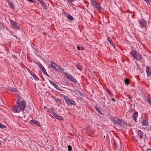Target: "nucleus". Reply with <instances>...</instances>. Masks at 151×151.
<instances>
[{
    "label": "nucleus",
    "instance_id": "obj_43",
    "mask_svg": "<svg viewBox=\"0 0 151 151\" xmlns=\"http://www.w3.org/2000/svg\"><path fill=\"white\" fill-rule=\"evenodd\" d=\"M148 129H147V131H148L149 130L151 131V126H150V127H148Z\"/></svg>",
    "mask_w": 151,
    "mask_h": 151
},
{
    "label": "nucleus",
    "instance_id": "obj_48",
    "mask_svg": "<svg viewBox=\"0 0 151 151\" xmlns=\"http://www.w3.org/2000/svg\"><path fill=\"white\" fill-rule=\"evenodd\" d=\"M77 48L78 50H80V47L79 46H78Z\"/></svg>",
    "mask_w": 151,
    "mask_h": 151
},
{
    "label": "nucleus",
    "instance_id": "obj_9",
    "mask_svg": "<svg viewBox=\"0 0 151 151\" xmlns=\"http://www.w3.org/2000/svg\"><path fill=\"white\" fill-rule=\"evenodd\" d=\"M138 135L141 138L145 139L148 138L146 135L142 132L140 130H139L137 132Z\"/></svg>",
    "mask_w": 151,
    "mask_h": 151
},
{
    "label": "nucleus",
    "instance_id": "obj_8",
    "mask_svg": "<svg viewBox=\"0 0 151 151\" xmlns=\"http://www.w3.org/2000/svg\"><path fill=\"white\" fill-rule=\"evenodd\" d=\"M10 23L14 29L16 30L19 29V25L17 23L12 20H10Z\"/></svg>",
    "mask_w": 151,
    "mask_h": 151
},
{
    "label": "nucleus",
    "instance_id": "obj_27",
    "mask_svg": "<svg viewBox=\"0 0 151 151\" xmlns=\"http://www.w3.org/2000/svg\"><path fill=\"white\" fill-rule=\"evenodd\" d=\"M76 68H77L78 69L80 70H81L82 69V67L81 65H80L79 64H77L76 65Z\"/></svg>",
    "mask_w": 151,
    "mask_h": 151
},
{
    "label": "nucleus",
    "instance_id": "obj_41",
    "mask_svg": "<svg viewBox=\"0 0 151 151\" xmlns=\"http://www.w3.org/2000/svg\"><path fill=\"white\" fill-rule=\"evenodd\" d=\"M27 0L30 2H31L32 3H34V1H33V0Z\"/></svg>",
    "mask_w": 151,
    "mask_h": 151
},
{
    "label": "nucleus",
    "instance_id": "obj_2",
    "mask_svg": "<svg viewBox=\"0 0 151 151\" xmlns=\"http://www.w3.org/2000/svg\"><path fill=\"white\" fill-rule=\"evenodd\" d=\"M130 54H131L134 58L138 61L143 60L142 56L140 54L137 52L135 50H132Z\"/></svg>",
    "mask_w": 151,
    "mask_h": 151
},
{
    "label": "nucleus",
    "instance_id": "obj_4",
    "mask_svg": "<svg viewBox=\"0 0 151 151\" xmlns=\"http://www.w3.org/2000/svg\"><path fill=\"white\" fill-rule=\"evenodd\" d=\"M64 99L68 105H73L74 106L76 105V103L74 101L67 96H64Z\"/></svg>",
    "mask_w": 151,
    "mask_h": 151
},
{
    "label": "nucleus",
    "instance_id": "obj_39",
    "mask_svg": "<svg viewBox=\"0 0 151 151\" xmlns=\"http://www.w3.org/2000/svg\"><path fill=\"white\" fill-rule=\"evenodd\" d=\"M129 100H130V101H131V102H132V97H131V96H130L129 97Z\"/></svg>",
    "mask_w": 151,
    "mask_h": 151
},
{
    "label": "nucleus",
    "instance_id": "obj_46",
    "mask_svg": "<svg viewBox=\"0 0 151 151\" xmlns=\"http://www.w3.org/2000/svg\"><path fill=\"white\" fill-rule=\"evenodd\" d=\"M147 151H151V149L148 148L147 149Z\"/></svg>",
    "mask_w": 151,
    "mask_h": 151
},
{
    "label": "nucleus",
    "instance_id": "obj_31",
    "mask_svg": "<svg viewBox=\"0 0 151 151\" xmlns=\"http://www.w3.org/2000/svg\"><path fill=\"white\" fill-rule=\"evenodd\" d=\"M6 127L5 125L2 124L0 122V127L1 129H3L6 128Z\"/></svg>",
    "mask_w": 151,
    "mask_h": 151
},
{
    "label": "nucleus",
    "instance_id": "obj_10",
    "mask_svg": "<svg viewBox=\"0 0 151 151\" xmlns=\"http://www.w3.org/2000/svg\"><path fill=\"white\" fill-rule=\"evenodd\" d=\"M48 81L49 82L57 89L61 91H63V89H60V87L56 83L49 79L48 80Z\"/></svg>",
    "mask_w": 151,
    "mask_h": 151
},
{
    "label": "nucleus",
    "instance_id": "obj_32",
    "mask_svg": "<svg viewBox=\"0 0 151 151\" xmlns=\"http://www.w3.org/2000/svg\"><path fill=\"white\" fill-rule=\"evenodd\" d=\"M107 91L109 95L111 96H112V93L109 89H107Z\"/></svg>",
    "mask_w": 151,
    "mask_h": 151
},
{
    "label": "nucleus",
    "instance_id": "obj_47",
    "mask_svg": "<svg viewBox=\"0 0 151 151\" xmlns=\"http://www.w3.org/2000/svg\"><path fill=\"white\" fill-rule=\"evenodd\" d=\"M80 50H84L83 47H80Z\"/></svg>",
    "mask_w": 151,
    "mask_h": 151
},
{
    "label": "nucleus",
    "instance_id": "obj_33",
    "mask_svg": "<svg viewBox=\"0 0 151 151\" xmlns=\"http://www.w3.org/2000/svg\"><path fill=\"white\" fill-rule=\"evenodd\" d=\"M97 3L95 2L94 1H91V4H92V5L95 7L96 6V4H97Z\"/></svg>",
    "mask_w": 151,
    "mask_h": 151
},
{
    "label": "nucleus",
    "instance_id": "obj_13",
    "mask_svg": "<svg viewBox=\"0 0 151 151\" xmlns=\"http://www.w3.org/2000/svg\"><path fill=\"white\" fill-rule=\"evenodd\" d=\"M146 72L147 73V77H149L151 76V71L150 70V67L148 65L146 67Z\"/></svg>",
    "mask_w": 151,
    "mask_h": 151
},
{
    "label": "nucleus",
    "instance_id": "obj_40",
    "mask_svg": "<svg viewBox=\"0 0 151 151\" xmlns=\"http://www.w3.org/2000/svg\"><path fill=\"white\" fill-rule=\"evenodd\" d=\"M3 27V25L1 23H0V29H1Z\"/></svg>",
    "mask_w": 151,
    "mask_h": 151
},
{
    "label": "nucleus",
    "instance_id": "obj_14",
    "mask_svg": "<svg viewBox=\"0 0 151 151\" xmlns=\"http://www.w3.org/2000/svg\"><path fill=\"white\" fill-rule=\"evenodd\" d=\"M51 67L54 68L55 70H58V68L57 67L58 66V65H57V64L53 62H51Z\"/></svg>",
    "mask_w": 151,
    "mask_h": 151
},
{
    "label": "nucleus",
    "instance_id": "obj_23",
    "mask_svg": "<svg viewBox=\"0 0 151 151\" xmlns=\"http://www.w3.org/2000/svg\"><path fill=\"white\" fill-rule=\"evenodd\" d=\"M69 20L72 21H73L74 18L70 14L68 15V16L67 17Z\"/></svg>",
    "mask_w": 151,
    "mask_h": 151
},
{
    "label": "nucleus",
    "instance_id": "obj_3",
    "mask_svg": "<svg viewBox=\"0 0 151 151\" xmlns=\"http://www.w3.org/2000/svg\"><path fill=\"white\" fill-rule=\"evenodd\" d=\"M113 123L115 124H118L121 127L124 128L126 125V123L122 119H119L116 117H115V119H114Z\"/></svg>",
    "mask_w": 151,
    "mask_h": 151
},
{
    "label": "nucleus",
    "instance_id": "obj_5",
    "mask_svg": "<svg viewBox=\"0 0 151 151\" xmlns=\"http://www.w3.org/2000/svg\"><path fill=\"white\" fill-rule=\"evenodd\" d=\"M65 76L70 81L74 83H77V81L75 78L71 74L67 73H65Z\"/></svg>",
    "mask_w": 151,
    "mask_h": 151
},
{
    "label": "nucleus",
    "instance_id": "obj_42",
    "mask_svg": "<svg viewBox=\"0 0 151 151\" xmlns=\"http://www.w3.org/2000/svg\"><path fill=\"white\" fill-rule=\"evenodd\" d=\"M133 111H134V110L132 109H130L129 110V112H133Z\"/></svg>",
    "mask_w": 151,
    "mask_h": 151
},
{
    "label": "nucleus",
    "instance_id": "obj_1",
    "mask_svg": "<svg viewBox=\"0 0 151 151\" xmlns=\"http://www.w3.org/2000/svg\"><path fill=\"white\" fill-rule=\"evenodd\" d=\"M16 105L13 107L14 111L16 113H19L21 111L24 110L26 107V102L24 100H23L19 101L18 99L16 102Z\"/></svg>",
    "mask_w": 151,
    "mask_h": 151
},
{
    "label": "nucleus",
    "instance_id": "obj_35",
    "mask_svg": "<svg viewBox=\"0 0 151 151\" xmlns=\"http://www.w3.org/2000/svg\"><path fill=\"white\" fill-rule=\"evenodd\" d=\"M68 150L69 151H71L72 150L71 146L69 145L68 146Z\"/></svg>",
    "mask_w": 151,
    "mask_h": 151
},
{
    "label": "nucleus",
    "instance_id": "obj_12",
    "mask_svg": "<svg viewBox=\"0 0 151 151\" xmlns=\"http://www.w3.org/2000/svg\"><path fill=\"white\" fill-rule=\"evenodd\" d=\"M95 7L99 12H101L104 10L101 7L99 3H97V4L95 6Z\"/></svg>",
    "mask_w": 151,
    "mask_h": 151
},
{
    "label": "nucleus",
    "instance_id": "obj_15",
    "mask_svg": "<svg viewBox=\"0 0 151 151\" xmlns=\"http://www.w3.org/2000/svg\"><path fill=\"white\" fill-rule=\"evenodd\" d=\"M51 114L54 116V117L56 119H60L59 116L55 113L53 111H51Z\"/></svg>",
    "mask_w": 151,
    "mask_h": 151
},
{
    "label": "nucleus",
    "instance_id": "obj_30",
    "mask_svg": "<svg viewBox=\"0 0 151 151\" xmlns=\"http://www.w3.org/2000/svg\"><path fill=\"white\" fill-rule=\"evenodd\" d=\"M58 69L60 71H61V72H63V68L61 67H60L59 65H58V66L57 67Z\"/></svg>",
    "mask_w": 151,
    "mask_h": 151
},
{
    "label": "nucleus",
    "instance_id": "obj_18",
    "mask_svg": "<svg viewBox=\"0 0 151 151\" xmlns=\"http://www.w3.org/2000/svg\"><path fill=\"white\" fill-rule=\"evenodd\" d=\"M142 125H144L145 126H147L148 125V123L147 121L144 119L142 122Z\"/></svg>",
    "mask_w": 151,
    "mask_h": 151
},
{
    "label": "nucleus",
    "instance_id": "obj_37",
    "mask_svg": "<svg viewBox=\"0 0 151 151\" xmlns=\"http://www.w3.org/2000/svg\"><path fill=\"white\" fill-rule=\"evenodd\" d=\"M11 90L13 91L16 92L17 91V90L15 88H12V89Z\"/></svg>",
    "mask_w": 151,
    "mask_h": 151
},
{
    "label": "nucleus",
    "instance_id": "obj_6",
    "mask_svg": "<svg viewBox=\"0 0 151 151\" xmlns=\"http://www.w3.org/2000/svg\"><path fill=\"white\" fill-rule=\"evenodd\" d=\"M139 26L141 28H143L146 27L147 22L146 20L143 19L138 20Z\"/></svg>",
    "mask_w": 151,
    "mask_h": 151
},
{
    "label": "nucleus",
    "instance_id": "obj_16",
    "mask_svg": "<svg viewBox=\"0 0 151 151\" xmlns=\"http://www.w3.org/2000/svg\"><path fill=\"white\" fill-rule=\"evenodd\" d=\"M55 101L58 106H60L62 104V100L61 99L56 98Z\"/></svg>",
    "mask_w": 151,
    "mask_h": 151
},
{
    "label": "nucleus",
    "instance_id": "obj_17",
    "mask_svg": "<svg viewBox=\"0 0 151 151\" xmlns=\"http://www.w3.org/2000/svg\"><path fill=\"white\" fill-rule=\"evenodd\" d=\"M7 2L9 6H10V7L13 9H14V7L13 3L9 0L7 1Z\"/></svg>",
    "mask_w": 151,
    "mask_h": 151
},
{
    "label": "nucleus",
    "instance_id": "obj_24",
    "mask_svg": "<svg viewBox=\"0 0 151 151\" xmlns=\"http://www.w3.org/2000/svg\"><path fill=\"white\" fill-rule=\"evenodd\" d=\"M62 12L66 17H67L68 16V15L69 14L67 12L65 11L64 9L62 10Z\"/></svg>",
    "mask_w": 151,
    "mask_h": 151
},
{
    "label": "nucleus",
    "instance_id": "obj_28",
    "mask_svg": "<svg viewBox=\"0 0 151 151\" xmlns=\"http://www.w3.org/2000/svg\"><path fill=\"white\" fill-rule=\"evenodd\" d=\"M124 82L126 85H127L129 84V81L128 79L127 78H125L124 80Z\"/></svg>",
    "mask_w": 151,
    "mask_h": 151
},
{
    "label": "nucleus",
    "instance_id": "obj_11",
    "mask_svg": "<svg viewBox=\"0 0 151 151\" xmlns=\"http://www.w3.org/2000/svg\"><path fill=\"white\" fill-rule=\"evenodd\" d=\"M138 116V112L137 111H136L131 116V118H132L135 122H137V118Z\"/></svg>",
    "mask_w": 151,
    "mask_h": 151
},
{
    "label": "nucleus",
    "instance_id": "obj_38",
    "mask_svg": "<svg viewBox=\"0 0 151 151\" xmlns=\"http://www.w3.org/2000/svg\"><path fill=\"white\" fill-rule=\"evenodd\" d=\"M12 56L14 58H15V59H18V58L16 56H15V55H12Z\"/></svg>",
    "mask_w": 151,
    "mask_h": 151
},
{
    "label": "nucleus",
    "instance_id": "obj_49",
    "mask_svg": "<svg viewBox=\"0 0 151 151\" xmlns=\"http://www.w3.org/2000/svg\"><path fill=\"white\" fill-rule=\"evenodd\" d=\"M45 74H46L47 76L49 77H50V76L47 73H45Z\"/></svg>",
    "mask_w": 151,
    "mask_h": 151
},
{
    "label": "nucleus",
    "instance_id": "obj_21",
    "mask_svg": "<svg viewBox=\"0 0 151 151\" xmlns=\"http://www.w3.org/2000/svg\"><path fill=\"white\" fill-rule=\"evenodd\" d=\"M31 74L33 77L34 79L36 81H38L39 80V79L37 77V76L34 73H31Z\"/></svg>",
    "mask_w": 151,
    "mask_h": 151
},
{
    "label": "nucleus",
    "instance_id": "obj_36",
    "mask_svg": "<svg viewBox=\"0 0 151 151\" xmlns=\"http://www.w3.org/2000/svg\"><path fill=\"white\" fill-rule=\"evenodd\" d=\"M26 69L28 71L29 73L30 74H32L31 73H33L30 70V69L29 68H26Z\"/></svg>",
    "mask_w": 151,
    "mask_h": 151
},
{
    "label": "nucleus",
    "instance_id": "obj_51",
    "mask_svg": "<svg viewBox=\"0 0 151 151\" xmlns=\"http://www.w3.org/2000/svg\"><path fill=\"white\" fill-rule=\"evenodd\" d=\"M74 9L75 10H76V9L75 8V7H74L73 6H72V8L71 9Z\"/></svg>",
    "mask_w": 151,
    "mask_h": 151
},
{
    "label": "nucleus",
    "instance_id": "obj_22",
    "mask_svg": "<svg viewBox=\"0 0 151 151\" xmlns=\"http://www.w3.org/2000/svg\"><path fill=\"white\" fill-rule=\"evenodd\" d=\"M95 108L99 113L100 114H103L101 112V110L99 109L97 106H95Z\"/></svg>",
    "mask_w": 151,
    "mask_h": 151
},
{
    "label": "nucleus",
    "instance_id": "obj_25",
    "mask_svg": "<svg viewBox=\"0 0 151 151\" xmlns=\"http://www.w3.org/2000/svg\"><path fill=\"white\" fill-rule=\"evenodd\" d=\"M145 100L147 102H148L151 106V100L148 97H146Z\"/></svg>",
    "mask_w": 151,
    "mask_h": 151
},
{
    "label": "nucleus",
    "instance_id": "obj_34",
    "mask_svg": "<svg viewBox=\"0 0 151 151\" xmlns=\"http://www.w3.org/2000/svg\"><path fill=\"white\" fill-rule=\"evenodd\" d=\"M41 70H42V72H43V73H46V70L44 67H43V68H42V69H41Z\"/></svg>",
    "mask_w": 151,
    "mask_h": 151
},
{
    "label": "nucleus",
    "instance_id": "obj_20",
    "mask_svg": "<svg viewBox=\"0 0 151 151\" xmlns=\"http://www.w3.org/2000/svg\"><path fill=\"white\" fill-rule=\"evenodd\" d=\"M41 6L43 7L45 9H47V5H46L45 3L43 1L41 3Z\"/></svg>",
    "mask_w": 151,
    "mask_h": 151
},
{
    "label": "nucleus",
    "instance_id": "obj_29",
    "mask_svg": "<svg viewBox=\"0 0 151 151\" xmlns=\"http://www.w3.org/2000/svg\"><path fill=\"white\" fill-rule=\"evenodd\" d=\"M37 65L39 67L40 69L44 67L42 64L40 62L37 63Z\"/></svg>",
    "mask_w": 151,
    "mask_h": 151
},
{
    "label": "nucleus",
    "instance_id": "obj_44",
    "mask_svg": "<svg viewBox=\"0 0 151 151\" xmlns=\"http://www.w3.org/2000/svg\"><path fill=\"white\" fill-rule=\"evenodd\" d=\"M40 3L43 1L42 0H37Z\"/></svg>",
    "mask_w": 151,
    "mask_h": 151
},
{
    "label": "nucleus",
    "instance_id": "obj_52",
    "mask_svg": "<svg viewBox=\"0 0 151 151\" xmlns=\"http://www.w3.org/2000/svg\"><path fill=\"white\" fill-rule=\"evenodd\" d=\"M100 151H102V150H100Z\"/></svg>",
    "mask_w": 151,
    "mask_h": 151
},
{
    "label": "nucleus",
    "instance_id": "obj_53",
    "mask_svg": "<svg viewBox=\"0 0 151 151\" xmlns=\"http://www.w3.org/2000/svg\"><path fill=\"white\" fill-rule=\"evenodd\" d=\"M50 151H52V150H51Z\"/></svg>",
    "mask_w": 151,
    "mask_h": 151
},
{
    "label": "nucleus",
    "instance_id": "obj_50",
    "mask_svg": "<svg viewBox=\"0 0 151 151\" xmlns=\"http://www.w3.org/2000/svg\"><path fill=\"white\" fill-rule=\"evenodd\" d=\"M70 6H72V5H74L73 4V3H70Z\"/></svg>",
    "mask_w": 151,
    "mask_h": 151
},
{
    "label": "nucleus",
    "instance_id": "obj_26",
    "mask_svg": "<svg viewBox=\"0 0 151 151\" xmlns=\"http://www.w3.org/2000/svg\"><path fill=\"white\" fill-rule=\"evenodd\" d=\"M109 119L112 121L113 122H114V119H115V117L112 116L111 115L109 114Z\"/></svg>",
    "mask_w": 151,
    "mask_h": 151
},
{
    "label": "nucleus",
    "instance_id": "obj_7",
    "mask_svg": "<svg viewBox=\"0 0 151 151\" xmlns=\"http://www.w3.org/2000/svg\"><path fill=\"white\" fill-rule=\"evenodd\" d=\"M29 124L31 125H36L37 126L41 127L40 123L37 120L32 119L30 120L29 122Z\"/></svg>",
    "mask_w": 151,
    "mask_h": 151
},
{
    "label": "nucleus",
    "instance_id": "obj_45",
    "mask_svg": "<svg viewBox=\"0 0 151 151\" xmlns=\"http://www.w3.org/2000/svg\"><path fill=\"white\" fill-rule=\"evenodd\" d=\"M111 99L113 101H115V99L114 98H112Z\"/></svg>",
    "mask_w": 151,
    "mask_h": 151
},
{
    "label": "nucleus",
    "instance_id": "obj_19",
    "mask_svg": "<svg viewBox=\"0 0 151 151\" xmlns=\"http://www.w3.org/2000/svg\"><path fill=\"white\" fill-rule=\"evenodd\" d=\"M107 40L114 47H115V45H114V43L112 42L111 38L109 37H108Z\"/></svg>",
    "mask_w": 151,
    "mask_h": 151
}]
</instances>
